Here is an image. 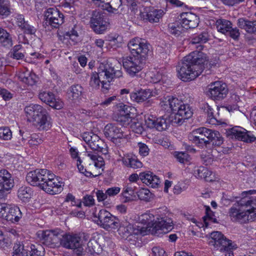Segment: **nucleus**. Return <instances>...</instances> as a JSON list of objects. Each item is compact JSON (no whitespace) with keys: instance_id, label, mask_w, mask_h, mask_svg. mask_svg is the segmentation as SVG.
<instances>
[{"instance_id":"nucleus-1","label":"nucleus","mask_w":256,"mask_h":256,"mask_svg":"<svg viewBox=\"0 0 256 256\" xmlns=\"http://www.w3.org/2000/svg\"><path fill=\"white\" fill-rule=\"evenodd\" d=\"M208 64L207 56L200 51H194L186 56L176 67L178 76L182 81L195 79L202 73L204 65Z\"/></svg>"},{"instance_id":"nucleus-2","label":"nucleus","mask_w":256,"mask_h":256,"mask_svg":"<svg viewBox=\"0 0 256 256\" xmlns=\"http://www.w3.org/2000/svg\"><path fill=\"white\" fill-rule=\"evenodd\" d=\"M254 192V190L243 192V198L229 209L228 214L232 222L245 224L256 218V198H244L246 194H252Z\"/></svg>"},{"instance_id":"nucleus-3","label":"nucleus","mask_w":256,"mask_h":256,"mask_svg":"<svg viewBox=\"0 0 256 256\" xmlns=\"http://www.w3.org/2000/svg\"><path fill=\"white\" fill-rule=\"evenodd\" d=\"M26 180L34 186H39L50 194L60 193L62 190L63 182L46 169H36L28 173Z\"/></svg>"},{"instance_id":"nucleus-4","label":"nucleus","mask_w":256,"mask_h":256,"mask_svg":"<svg viewBox=\"0 0 256 256\" xmlns=\"http://www.w3.org/2000/svg\"><path fill=\"white\" fill-rule=\"evenodd\" d=\"M188 138L200 148L207 147L210 144L219 146L223 143V138L218 132L204 127L192 130Z\"/></svg>"},{"instance_id":"nucleus-5","label":"nucleus","mask_w":256,"mask_h":256,"mask_svg":"<svg viewBox=\"0 0 256 256\" xmlns=\"http://www.w3.org/2000/svg\"><path fill=\"white\" fill-rule=\"evenodd\" d=\"M160 104L166 110L168 108L172 112H176L172 120L174 124H182L185 120L191 118L193 114L188 105L183 104L182 101L173 96L164 98Z\"/></svg>"},{"instance_id":"nucleus-6","label":"nucleus","mask_w":256,"mask_h":256,"mask_svg":"<svg viewBox=\"0 0 256 256\" xmlns=\"http://www.w3.org/2000/svg\"><path fill=\"white\" fill-rule=\"evenodd\" d=\"M122 76L120 70H116L112 64L102 63L98 68V72H93L90 77V85L92 88L98 89L103 79L112 80L114 78H120Z\"/></svg>"},{"instance_id":"nucleus-7","label":"nucleus","mask_w":256,"mask_h":256,"mask_svg":"<svg viewBox=\"0 0 256 256\" xmlns=\"http://www.w3.org/2000/svg\"><path fill=\"white\" fill-rule=\"evenodd\" d=\"M88 238L89 236L86 234H64L63 232L60 246L68 249L75 250L78 255L82 256L84 252V244Z\"/></svg>"},{"instance_id":"nucleus-8","label":"nucleus","mask_w":256,"mask_h":256,"mask_svg":"<svg viewBox=\"0 0 256 256\" xmlns=\"http://www.w3.org/2000/svg\"><path fill=\"white\" fill-rule=\"evenodd\" d=\"M209 244L213 246L215 248L220 250L225 253L226 256H234L233 250L238 248L237 244L228 239L220 232H213L210 234Z\"/></svg>"},{"instance_id":"nucleus-9","label":"nucleus","mask_w":256,"mask_h":256,"mask_svg":"<svg viewBox=\"0 0 256 256\" xmlns=\"http://www.w3.org/2000/svg\"><path fill=\"white\" fill-rule=\"evenodd\" d=\"M104 136L112 142L119 146L121 142L127 140L130 138V132L125 128H120L116 124L110 123L104 128Z\"/></svg>"},{"instance_id":"nucleus-10","label":"nucleus","mask_w":256,"mask_h":256,"mask_svg":"<svg viewBox=\"0 0 256 256\" xmlns=\"http://www.w3.org/2000/svg\"><path fill=\"white\" fill-rule=\"evenodd\" d=\"M62 233L63 230L55 228L38 230L36 236L42 244L48 247L55 248L60 246Z\"/></svg>"},{"instance_id":"nucleus-11","label":"nucleus","mask_w":256,"mask_h":256,"mask_svg":"<svg viewBox=\"0 0 256 256\" xmlns=\"http://www.w3.org/2000/svg\"><path fill=\"white\" fill-rule=\"evenodd\" d=\"M131 55L145 60L150 52V44L145 40L138 37L130 40L128 44Z\"/></svg>"},{"instance_id":"nucleus-12","label":"nucleus","mask_w":256,"mask_h":256,"mask_svg":"<svg viewBox=\"0 0 256 256\" xmlns=\"http://www.w3.org/2000/svg\"><path fill=\"white\" fill-rule=\"evenodd\" d=\"M94 218L95 222L107 230L116 229L120 225V220L105 209L100 210Z\"/></svg>"},{"instance_id":"nucleus-13","label":"nucleus","mask_w":256,"mask_h":256,"mask_svg":"<svg viewBox=\"0 0 256 256\" xmlns=\"http://www.w3.org/2000/svg\"><path fill=\"white\" fill-rule=\"evenodd\" d=\"M143 60L131 55L123 58V66L130 76H134L142 70Z\"/></svg>"},{"instance_id":"nucleus-14","label":"nucleus","mask_w":256,"mask_h":256,"mask_svg":"<svg viewBox=\"0 0 256 256\" xmlns=\"http://www.w3.org/2000/svg\"><path fill=\"white\" fill-rule=\"evenodd\" d=\"M118 232L119 234H122L123 236L138 234L144 236L146 234V228H140V226L138 224L132 225L127 221L122 222L120 221Z\"/></svg>"},{"instance_id":"nucleus-15","label":"nucleus","mask_w":256,"mask_h":256,"mask_svg":"<svg viewBox=\"0 0 256 256\" xmlns=\"http://www.w3.org/2000/svg\"><path fill=\"white\" fill-rule=\"evenodd\" d=\"M46 23L52 28H58L64 22V14L56 8H50L45 12Z\"/></svg>"},{"instance_id":"nucleus-16","label":"nucleus","mask_w":256,"mask_h":256,"mask_svg":"<svg viewBox=\"0 0 256 256\" xmlns=\"http://www.w3.org/2000/svg\"><path fill=\"white\" fill-rule=\"evenodd\" d=\"M209 95L214 100H221L224 98L228 94V88L226 84L222 82H215L209 85Z\"/></svg>"},{"instance_id":"nucleus-17","label":"nucleus","mask_w":256,"mask_h":256,"mask_svg":"<svg viewBox=\"0 0 256 256\" xmlns=\"http://www.w3.org/2000/svg\"><path fill=\"white\" fill-rule=\"evenodd\" d=\"M227 132L230 138L246 142H251L256 140V137L250 132L240 126H234L230 129Z\"/></svg>"},{"instance_id":"nucleus-18","label":"nucleus","mask_w":256,"mask_h":256,"mask_svg":"<svg viewBox=\"0 0 256 256\" xmlns=\"http://www.w3.org/2000/svg\"><path fill=\"white\" fill-rule=\"evenodd\" d=\"M161 212L160 209L158 210H152L146 211V212L140 215L138 218V224H142L144 226L140 228H146V232L150 230L151 228H154L155 224L154 214H158Z\"/></svg>"},{"instance_id":"nucleus-19","label":"nucleus","mask_w":256,"mask_h":256,"mask_svg":"<svg viewBox=\"0 0 256 256\" xmlns=\"http://www.w3.org/2000/svg\"><path fill=\"white\" fill-rule=\"evenodd\" d=\"M90 24L94 30L99 34L103 33L108 26V22L104 20L103 14L98 11L92 12Z\"/></svg>"},{"instance_id":"nucleus-20","label":"nucleus","mask_w":256,"mask_h":256,"mask_svg":"<svg viewBox=\"0 0 256 256\" xmlns=\"http://www.w3.org/2000/svg\"><path fill=\"white\" fill-rule=\"evenodd\" d=\"M160 93V90L156 88L141 90L138 92L132 93L130 96L132 100L140 103L146 101L151 97L156 96Z\"/></svg>"},{"instance_id":"nucleus-21","label":"nucleus","mask_w":256,"mask_h":256,"mask_svg":"<svg viewBox=\"0 0 256 256\" xmlns=\"http://www.w3.org/2000/svg\"><path fill=\"white\" fill-rule=\"evenodd\" d=\"M156 219L154 228L155 232L160 230L166 233L172 229V220L170 218L166 216H161L158 213Z\"/></svg>"},{"instance_id":"nucleus-22","label":"nucleus","mask_w":256,"mask_h":256,"mask_svg":"<svg viewBox=\"0 0 256 256\" xmlns=\"http://www.w3.org/2000/svg\"><path fill=\"white\" fill-rule=\"evenodd\" d=\"M164 14L162 10H157L154 8L146 7L140 13V17L144 20L150 22H158Z\"/></svg>"},{"instance_id":"nucleus-23","label":"nucleus","mask_w":256,"mask_h":256,"mask_svg":"<svg viewBox=\"0 0 256 256\" xmlns=\"http://www.w3.org/2000/svg\"><path fill=\"white\" fill-rule=\"evenodd\" d=\"M39 98L43 102L55 109L59 110L62 107L61 101L57 100L54 94L49 91H41L38 95Z\"/></svg>"},{"instance_id":"nucleus-24","label":"nucleus","mask_w":256,"mask_h":256,"mask_svg":"<svg viewBox=\"0 0 256 256\" xmlns=\"http://www.w3.org/2000/svg\"><path fill=\"white\" fill-rule=\"evenodd\" d=\"M180 23L184 29L194 28L198 24L197 16L192 12H184L180 14Z\"/></svg>"},{"instance_id":"nucleus-25","label":"nucleus","mask_w":256,"mask_h":256,"mask_svg":"<svg viewBox=\"0 0 256 256\" xmlns=\"http://www.w3.org/2000/svg\"><path fill=\"white\" fill-rule=\"evenodd\" d=\"M32 122L40 130H46L50 128L52 126L50 118L46 110L35 118Z\"/></svg>"},{"instance_id":"nucleus-26","label":"nucleus","mask_w":256,"mask_h":256,"mask_svg":"<svg viewBox=\"0 0 256 256\" xmlns=\"http://www.w3.org/2000/svg\"><path fill=\"white\" fill-rule=\"evenodd\" d=\"M140 178L143 183L152 188H158L160 183L158 177L150 172L140 173Z\"/></svg>"},{"instance_id":"nucleus-27","label":"nucleus","mask_w":256,"mask_h":256,"mask_svg":"<svg viewBox=\"0 0 256 256\" xmlns=\"http://www.w3.org/2000/svg\"><path fill=\"white\" fill-rule=\"evenodd\" d=\"M46 110L42 106L38 104H30L24 108L28 120L32 122Z\"/></svg>"},{"instance_id":"nucleus-28","label":"nucleus","mask_w":256,"mask_h":256,"mask_svg":"<svg viewBox=\"0 0 256 256\" xmlns=\"http://www.w3.org/2000/svg\"><path fill=\"white\" fill-rule=\"evenodd\" d=\"M14 185L10 174L6 170H0V190H10Z\"/></svg>"},{"instance_id":"nucleus-29","label":"nucleus","mask_w":256,"mask_h":256,"mask_svg":"<svg viewBox=\"0 0 256 256\" xmlns=\"http://www.w3.org/2000/svg\"><path fill=\"white\" fill-rule=\"evenodd\" d=\"M22 217L20 208L16 206L8 205L6 220L14 223L18 222Z\"/></svg>"},{"instance_id":"nucleus-30","label":"nucleus","mask_w":256,"mask_h":256,"mask_svg":"<svg viewBox=\"0 0 256 256\" xmlns=\"http://www.w3.org/2000/svg\"><path fill=\"white\" fill-rule=\"evenodd\" d=\"M121 160L126 166L134 169L141 168L143 166L142 162L135 156L132 154L124 155Z\"/></svg>"},{"instance_id":"nucleus-31","label":"nucleus","mask_w":256,"mask_h":256,"mask_svg":"<svg viewBox=\"0 0 256 256\" xmlns=\"http://www.w3.org/2000/svg\"><path fill=\"white\" fill-rule=\"evenodd\" d=\"M238 24L242 29L248 33H254L256 34V20L250 21L244 18H240L238 20Z\"/></svg>"},{"instance_id":"nucleus-32","label":"nucleus","mask_w":256,"mask_h":256,"mask_svg":"<svg viewBox=\"0 0 256 256\" xmlns=\"http://www.w3.org/2000/svg\"><path fill=\"white\" fill-rule=\"evenodd\" d=\"M19 78L24 83L32 86L36 82L37 77L34 72L26 70L20 74Z\"/></svg>"},{"instance_id":"nucleus-33","label":"nucleus","mask_w":256,"mask_h":256,"mask_svg":"<svg viewBox=\"0 0 256 256\" xmlns=\"http://www.w3.org/2000/svg\"><path fill=\"white\" fill-rule=\"evenodd\" d=\"M82 92L83 88L80 85H72L68 91V96L72 100H78L81 98Z\"/></svg>"},{"instance_id":"nucleus-34","label":"nucleus","mask_w":256,"mask_h":256,"mask_svg":"<svg viewBox=\"0 0 256 256\" xmlns=\"http://www.w3.org/2000/svg\"><path fill=\"white\" fill-rule=\"evenodd\" d=\"M86 156H88L92 162V164L96 168H100L104 165V158L100 156L96 152H86Z\"/></svg>"},{"instance_id":"nucleus-35","label":"nucleus","mask_w":256,"mask_h":256,"mask_svg":"<svg viewBox=\"0 0 256 256\" xmlns=\"http://www.w3.org/2000/svg\"><path fill=\"white\" fill-rule=\"evenodd\" d=\"M33 194L32 188L28 186H22L18 191V198L24 202H28L31 198Z\"/></svg>"},{"instance_id":"nucleus-36","label":"nucleus","mask_w":256,"mask_h":256,"mask_svg":"<svg viewBox=\"0 0 256 256\" xmlns=\"http://www.w3.org/2000/svg\"><path fill=\"white\" fill-rule=\"evenodd\" d=\"M122 4V0H110V2L104 3L102 6L108 12L116 14Z\"/></svg>"},{"instance_id":"nucleus-37","label":"nucleus","mask_w":256,"mask_h":256,"mask_svg":"<svg viewBox=\"0 0 256 256\" xmlns=\"http://www.w3.org/2000/svg\"><path fill=\"white\" fill-rule=\"evenodd\" d=\"M216 26L218 30L222 34H226L232 28V22L226 20L218 19L216 21Z\"/></svg>"},{"instance_id":"nucleus-38","label":"nucleus","mask_w":256,"mask_h":256,"mask_svg":"<svg viewBox=\"0 0 256 256\" xmlns=\"http://www.w3.org/2000/svg\"><path fill=\"white\" fill-rule=\"evenodd\" d=\"M0 44L6 48H10L12 45V38L10 34L1 28H0Z\"/></svg>"},{"instance_id":"nucleus-39","label":"nucleus","mask_w":256,"mask_h":256,"mask_svg":"<svg viewBox=\"0 0 256 256\" xmlns=\"http://www.w3.org/2000/svg\"><path fill=\"white\" fill-rule=\"evenodd\" d=\"M10 2L8 0H0V16L8 17L12 13Z\"/></svg>"},{"instance_id":"nucleus-40","label":"nucleus","mask_w":256,"mask_h":256,"mask_svg":"<svg viewBox=\"0 0 256 256\" xmlns=\"http://www.w3.org/2000/svg\"><path fill=\"white\" fill-rule=\"evenodd\" d=\"M130 126L132 130L138 134H142L144 131L142 120L138 117L133 118Z\"/></svg>"},{"instance_id":"nucleus-41","label":"nucleus","mask_w":256,"mask_h":256,"mask_svg":"<svg viewBox=\"0 0 256 256\" xmlns=\"http://www.w3.org/2000/svg\"><path fill=\"white\" fill-rule=\"evenodd\" d=\"M135 111L134 107L121 104L118 106V116H134Z\"/></svg>"},{"instance_id":"nucleus-42","label":"nucleus","mask_w":256,"mask_h":256,"mask_svg":"<svg viewBox=\"0 0 256 256\" xmlns=\"http://www.w3.org/2000/svg\"><path fill=\"white\" fill-rule=\"evenodd\" d=\"M12 256H28V249L25 248L22 243L18 242L14 244Z\"/></svg>"},{"instance_id":"nucleus-43","label":"nucleus","mask_w":256,"mask_h":256,"mask_svg":"<svg viewBox=\"0 0 256 256\" xmlns=\"http://www.w3.org/2000/svg\"><path fill=\"white\" fill-rule=\"evenodd\" d=\"M88 145L94 150L102 152V150H103L102 145H104V143L96 134L93 135V138Z\"/></svg>"},{"instance_id":"nucleus-44","label":"nucleus","mask_w":256,"mask_h":256,"mask_svg":"<svg viewBox=\"0 0 256 256\" xmlns=\"http://www.w3.org/2000/svg\"><path fill=\"white\" fill-rule=\"evenodd\" d=\"M168 30L170 34L174 36H179L184 32L180 22L170 24H168Z\"/></svg>"},{"instance_id":"nucleus-45","label":"nucleus","mask_w":256,"mask_h":256,"mask_svg":"<svg viewBox=\"0 0 256 256\" xmlns=\"http://www.w3.org/2000/svg\"><path fill=\"white\" fill-rule=\"evenodd\" d=\"M210 38L208 33L206 32H203L200 34L195 35L192 39V44H196L200 43H206Z\"/></svg>"},{"instance_id":"nucleus-46","label":"nucleus","mask_w":256,"mask_h":256,"mask_svg":"<svg viewBox=\"0 0 256 256\" xmlns=\"http://www.w3.org/2000/svg\"><path fill=\"white\" fill-rule=\"evenodd\" d=\"M134 191L132 188L130 187H126L124 188L122 194L121 199L124 202H129L134 200Z\"/></svg>"},{"instance_id":"nucleus-47","label":"nucleus","mask_w":256,"mask_h":256,"mask_svg":"<svg viewBox=\"0 0 256 256\" xmlns=\"http://www.w3.org/2000/svg\"><path fill=\"white\" fill-rule=\"evenodd\" d=\"M82 161L80 159V158H78V160H77V162L76 165L78 168L79 170V172L84 174L86 176L88 177H96L100 174L101 172H98V173H92V172L87 171L84 168L83 165L82 164Z\"/></svg>"},{"instance_id":"nucleus-48","label":"nucleus","mask_w":256,"mask_h":256,"mask_svg":"<svg viewBox=\"0 0 256 256\" xmlns=\"http://www.w3.org/2000/svg\"><path fill=\"white\" fill-rule=\"evenodd\" d=\"M28 144L30 147H36L43 142L41 135L37 134H32L30 136Z\"/></svg>"},{"instance_id":"nucleus-49","label":"nucleus","mask_w":256,"mask_h":256,"mask_svg":"<svg viewBox=\"0 0 256 256\" xmlns=\"http://www.w3.org/2000/svg\"><path fill=\"white\" fill-rule=\"evenodd\" d=\"M148 78H150L151 82L157 83L160 80H163L164 76L159 71H152L149 72L147 74Z\"/></svg>"},{"instance_id":"nucleus-50","label":"nucleus","mask_w":256,"mask_h":256,"mask_svg":"<svg viewBox=\"0 0 256 256\" xmlns=\"http://www.w3.org/2000/svg\"><path fill=\"white\" fill-rule=\"evenodd\" d=\"M204 112L207 114L208 118L210 124H215L218 122L216 118L214 116L212 108L208 104L204 106Z\"/></svg>"},{"instance_id":"nucleus-51","label":"nucleus","mask_w":256,"mask_h":256,"mask_svg":"<svg viewBox=\"0 0 256 256\" xmlns=\"http://www.w3.org/2000/svg\"><path fill=\"white\" fill-rule=\"evenodd\" d=\"M30 256H42L44 254V250L40 244H32L30 246Z\"/></svg>"},{"instance_id":"nucleus-52","label":"nucleus","mask_w":256,"mask_h":256,"mask_svg":"<svg viewBox=\"0 0 256 256\" xmlns=\"http://www.w3.org/2000/svg\"><path fill=\"white\" fill-rule=\"evenodd\" d=\"M174 156L177 160L182 164L188 162L190 160L189 154L186 152H175L174 153Z\"/></svg>"},{"instance_id":"nucleus-53","label":"nucleus","mask_w":256,"mask_h":256,"mask_svg":"<svg viewBox=\"0 0 256 256\" xmlns=\"http://www.w3.org/2000/svg\"><path fill=\"white\" fill-rule=\"evenodd\" d=\"M157 118L152 115L145 116V123L146 126L150 128L156 129Z\"/></svg>"},{"instance_id":"nucleus-54","label":"nucleus","mask_w":256,"mask_h":256,"mask_svg":"<svg viewBox=\"0 0 256 256\" xmlns=\"http://www.w3.org/2000/svg\"><path fill=\"white\" fill-rule=\"evenodd\" d=\"M12 138V132L8 127L0 128V138L4 140H8Z\"/></svg>"},{"instance_id":"nucleus-55","label":"nucleus","mask_w":256,"mask_h":256,"mask_svg":"<svg viewBox=\"0 0 256 256\" xmlns=\"http://www.w3.org/2000/svg\"><path fill=\"white\" fill-rule=\"evenodd\" d=\"M137 194L139 198L146 202L149 201L152 196L150 191L147 188H141L138 192Z\"/></svg>"},{"instance_id":"nucleus-56","label":"nucleus","mask_w":256,"mask_h":256,"mask_svg":"<svg viewBox=\"0 0 256 256\" xmlns=\"http://www.w3.org/2000/svg\"><path fill=\"white\" fill-rule=\"evenodd\" d=\"M134 116H118L116 121L122 125L124 126L123 128H125L130 124Z\"/></svg>"},{"instance_id":"nucleus-57","label":"nucleus","mask_w":256,"mask_h":256,"mask_svg":"<svg viewBox=\"0 0 256 256\" xmlns=\"http://www.w3.org/2000/svg\"><path fill=\"white\" fill-rule=\"evenodd\" d=\"M27 138L28 137L25 134V133L22 132V130H20L19 136L17 140H13V144L17 146H23L25 144Z\"/></svg>"},{"instance_id":"nucleus-58","label":"nucleus","mask_w":256,"mask_h":256,"mask_svg":"<svg viewBox=\"0 0 256 256\" xmlns=\"http://www.w3.org/2000/svg\"><path fill=\"white\" fill-rule=\"evenodd\" d=\"M97 247H98V244L96 241L95 240L90 239L87 243V248H86V250L88 252H90L91 254L97 253L96 252V248Z\"/></svg>"},{"instance_id":"nucleus-59","label":"nucleus","mask_w":256,"mask_h":256,"mask_svg":"<svg viewBox=\"0 0 256 256\" xmlns=\"http://www.w3.org/2000/svg\"><path fill=\"white\" fill-rule=\"evenodd\" d=\"M156 130L158 131H162L168 128V122L166 120L163 118H157Z\"/></svg>"},{"instance_id":"nucleus-60","label":"nucleus","mask_w":256,"mask_h":256,"mask_svg":"<svg viewBox=\"0 0 256 256\" xmlns=\"http://www.w3.org/2000/svg\"><path fill=\"white\" fill-rule=\"evenodd\" d=\"M20 28L26 34H34L36 32V28L28 24V22H26Z\"/></svg>"},{"instance_id":"nucleus-61","label":"nucleus","mask_w":256,"mask_h":256,"mask_svg":"<svg viewBox=\"0 0 256 256\" xmlns=\"http://www.w3.org/2000/svg\"><path fill=\"white\" fill-rule=\"evenodd\" d=\"M206 172H207V168L199 166L194 168L193 174L196 178H202L204 174H205Z\"/></svg>"},{"instance_id":"nucleus-62","label":"nucleus","mask_w":256,"mask_h":256,"mask_svg":"<svg viewBox=\"0 0 256 256\" xmlns=\"http://www.w3.org/2000/svg\"><path fill=\"white\" fill-rule=\"evenodd\" d=\"M82 203L86 206H92L94 204V199L91 195H86L82 198Z\"/></svg>"},{"instance_id":"nucleus-63","label":"nucleus","mask_w":256,"mask_h":256,"mask_svg":"<svg viewBox=\"0 0 256 256\" xmlns=\"http://www.w3.org/2000/svg\"><path fill=\"white\" fill-rule=\"evenodd\" d=\"M138 146L139 147V152L140 155L145 156L148 154L149 148L146 144L140 142L138 144Z\"/></svg>"},{"instance_id":"nucleus-64","label":"nucleus","mask_w":256,"mask_h":256,"mask_svg":"<svg viewBox=\"0 0 256 256\" xmlns=\"http://www.w3.org/2000/svg\"><path fill=\"white\" fill-rule=\"evenodd\" d=\"M152 256H165V251L162 248L155 246L152 248Z\"/></svg>"}]
</instances>
